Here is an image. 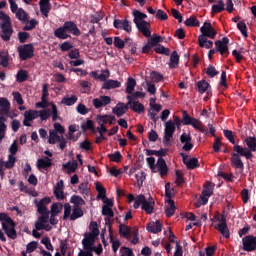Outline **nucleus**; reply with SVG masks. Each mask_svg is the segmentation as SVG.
<instances>
[{"mask_svg":"<svg viewBox=\"0 0 256 256\" xmlns=\"http://www.w3.org/2000/svg\"><path fill=\"white\" fill-rule=\"evenodd\" d=\"M191 133L184 132L180 136V143H182V149L183 151H191L193 149V143L191 142Z\"/></svg>","mask_w":256,"mask_h":256,"instance_id":"obj_15","label":"nucleus"},{"mask_svg":"<svg viewBox=\"0 0 256 256\" xmlns=\"http://www.w3.org/2000/svg\"><path fill=\"white\" fill-rule=\"evenodd\" d=\"M38 118H39V111L27 110L24 113L23 125H25V127H31V121H35V119H38Z\"/></svg>","mask_w":256,"mask_h":256,"instance_id":"obj_16","label":"nucleus"},{"mask_svg":"<svg viewBox=\"0 0 256 256\" xmlns=\"http://www.w3.org/2000/svg\"><path fill=\"white\" fill-rule=\"evenodd\" d=\"M224 136L232 143V145H235V136L233 135V131L231 130H224L223 131Z\"/></svg>","mask_w":256,"mask_h":256,"instance_id":"obj_62","label":"nucleus"},{"mask_svg":"<svg viewBox=\"0 0 256 256\" xmlns=\"http://www.w3.org/2000/svg\"><path fill=\"white\" fill-rule=\"evenodd\" d=\"M67 33V29L63 25L62 27L55 30L54 35L55 37H58V39H67L69 37V34Z\"/></svg>","mask_w":256,"mask_h":256,"instance_id":"obj_39","label":"nucleus"},{"mask_svg":"<svg viewBox=\"0 0 256 256\" xmlns=\"http://www.w3.org/2000/svg\"><path fill=\"white\" fill-rule=\"evenodd\" d=\"M237 29H239L240 33H242L244 37H247V25L245 22H238Z\"/></svg>","mask_w":256,"mask_h":256,"instance_id":"obj_63","label":"nucleus"},{"mask_svg":"<svg viewBox=\"0 0 256 256\" xmlns=\"http://www.w3.org/2000/svg\"><path fill=\"white\" fill-rule=\"evenodd\" d=\"M128 105L130 109H133L135 113H143L145 107L138 101L133 100V96H127Z\"/></svg>","mask_w":256,"mask_h":256,"instance_id":"obj_22","label":"nucleus"},{"mask_svg":"<svg viewBox=\"0 0 256 256\" xmlns=\"http://www.w3.org/2000/svg\"><path fill=\"white\" fill-rule=\"evenodd\" d=\"M9 153L10 155L14 156L17 155V152L19 151V145L17 144V140H14L13 143L9 147Z\"/></svg>","mask_w":256,"mask_h":256,"instance_id":"obj_61","label":"nucleus"},{"mask_svg":"<svg viewBox=\"0 0 256 256\" xmlns=\"http://www.w3.org/2000/svg\"><path fill=\"white\" fill-rule=\"evenodd\" d=\"M113 25L116 29H123L126 33H131V24L127 20H114Z\"/></svg>","mask_w":256,"mask_h":256,"instance_id":"obj_24","label":"nucleus"},{"mask_svg":"<svg viewBox=\"0 0 256 256\" xmlns=\"http://www.w3.org/2000/svg\"><path fill=\"white\" fill-rule=\"evenodd\" d=\"M11 108V103L6 98H0V109L5 113H8L9 109Z\"/></svg>","mask_w":256,"mask_h":256,"instance_id":"obj_50","label":"nucleus"},{"mask_svg":"<svg viewBox=\"0 0 256 256\" xmlns=\"http://www.w3.org/2000/svg\"><path fill=\"white\" fill-rule=\"evenodd\" d=\"M0 223L3 231L10 239H17V232L15 231V222L11 217L5 213H0Z\"/></svg>","mask_w":256,"mask_h":256,"instance_id":"obj_3","label":"nucleus"},{"mask_svg":"<svg viewBox=\"0 0 256 256\" xmlns=\"http://www.w3.org/2000/svg\"><path fill=\"white\" fill-rule=\"evenodd\" d=\"M194 129H197L198 131H201V133H207V130L203 128V124L198 119H192V122L190 123Z\"/></svg>","mask_w":256,"mask_h":256,"instance_id":"obj_49","label":"nucleus"},{"mask_svg":"<svg viewBox=\"0 0 256 256\" xmlns=\"http://www.w3.org/2000/svg\"><path fill=\"white\" fill-rule=\"evenodd\" d=\"M1 27V38L3 41H10L11 36L13 35V27L11 26V18L6 14L2 18Z\"/></svg>","mask_w":256,"mask_h":256,"instance_id":"obj_6","label":"nucleus"},{"mask_svg":"<svg viewBox=\"0 0 256 256\" xmlns=\"http://www.w3.org/2000/svg\"><path fill=\"white\" fill-rule=\"evenodd\" d=\"M96 123H98V125H105L107 123L113 125V123H115V116L98 114L96 115Z\"/></svg>","mask_w":256,"mask_h":256,"instance_id":"obj_21","label":"nucleus"},{"mask_svg":"<svg viewBox=\"0 0 256 256\" xmlns=\"http://www.w3.org/2000/svg\"><path fill=\"white\" fill-rule=\"evenodd\" d=\"M184 23L187 27H199V21L195 16H191L190 18L186 19Z\"/></svg>","mask_w":256,"mask_h":256,"instance_id":"obj_52","label":"nucleus"},{"mask_svg":"<svg viewBox=\"0 0 256 256\" xmlns=\"http://www.w3.org/2000/svg\"><path fill=\"white\" fill-rule=\"evenodd\" d=\"M93 105L96 109H101L111 103V97L109 96H100L99 98L93 99Z\"/></svg>","mask_w":256,"mask_h":256,"instance_id":"obj_20","label":"nucleus"},{"mask_svg":"<svg viewBox=\"0 0 256 256\" xmlns=\"http://www.w3.org/2000/svg\"><path fill=\"white\" fill-rule=\"evenodd\" d=\"M133 17H134V23H135L138 31H140V33H142V35H144V37H150L151 36V24L149 22L145 21L147 14L142 13L139 10H135L133 12Z\"/></svg>","mask_w":256,"mask_h":256,"instance_id":"obj_2","label":"nucleus"},{"mask_svg":"<svg viewBox=\"0 0 256 256\" xmlns=\"http://www.w3.org/2000/svg\"><path fill=\"white\" fill-rule=\"evenodd\" d=\"M197 87L199 93H205L209 89V83L207 81H199Z\"/></svg>","mask_w":256,"mask_h":256,"instance_id":"obj_56","label":"nucleus"},{"mask_svg":"<svg viewBox=\"0 0 256 256\" xmlns=\"http://www.w3.org/2000/svg\"><path fill=\"white\" fill-rule=\"evenodd\" d=\"M201 35L199 37H208L209 39H215L217 36V31L209 22H204L203 26L200 28Z\"/></svg>","mask_w":256,"mask_h":256,"instance_id":"obj_11","label":"nucleus"},{"mask_svg":"<svg viewBox=\"0 0 256 256\" xmlns=\"http://www.w3.org/2000/svg\"><path fill=\"white\" fill-rule=\"evenodd\" d=\"M145 172L143 171H137L135 173V179H136V187L141 189L143 187V182L145 181Z\"/></svg>","mask_w":256,"mask_h":256,"instance_id":"obj_36","label":"nucleus"},{"mask_svg":"<svg viewBox=\"0 0 256 256\" xmlns=\"http://www.w3.org/2000/svg\"><path fill=\"white\" fill-rule=\"evenodd\" d=\"M54 195L56 199H63V181L57 182L56 186L54 187Z\"/></svg>","mask_w":256,"mask_h":256,"instance_id":"obj_37","label":"nucleus"},{"mask_svg":"<svg viewBox=\"0 0 256 256\" xmlns=\"http://www.w3.org/2000/svg\"><path fill=\"white\" fill-rule=\"evenodd\" d=\"M51 165H52V161L48 157L40 158L36 162L37 169H47L48 167H51Z\"/></svg>","mask_w":256,"mask_h":256,"instance_id":"obj_31","label":"nucleus"},{"mask_svg":"<svg viewBox=\"0 0 256 256\" xmlns=\"http://www.w3.org/2000/svg\"><path fill=\"white\" fill-rule=\"evenodd\" d=\"M146 162L153 171V173H160V175L163 177V175H167V163L165 162V159L159 158L157 160V163L155 164V157H148L146 159Z\"/></svg>","mask_w":256,"mask_h":256,"instance_id":"obj_5","label":"nucleus"},{"mask_svg":"<svg viewBox=\"0 0 256 256\" xmlns=\"http://www.w3.org/2000/svg\"><path fill=\"white\" fill-rule=\"evenodd\" d=\"M243 143H245L246 147H243L239 144H235L233 147V151L235 153H238V155H241L242 157H245V159H251L253 157V153L256 151V138L255 136H247L243 139Z\"/></svg>","mask_w":256,"mask_h":256,"instance_id":"obj_1","label":"nucleus"},{"mask_svg":"<svg viewBox=\"0 0 256 256\" xmlns=\"http://www.w3.org/2000/svg\"><path fill=\"white\" fill-rule=\"evenodd\" d=\"M64 29H66L68 33H72V35H81V31H79V28H77V25L73 22H65Z\"/></svg>","mask_w":256,"mask_h":256,"instance_id":"obj_29","label":"nucleus"},{"mask_svg":"<svg viewBox=\"0 0 256 256\" xmlns=\"http://www.w3.org/2000/svg\"><path fill=\"white\" fill-rule=\"evenodd\" d=\"M63 169H68V173H75L77 171V161H70L63 164Z\"/></svg>","mask_w":256,"mask_h":256,"instance_id":"obj_48","label":"nucleus"},{"mask_svg":"<svg viewBox=\"0 0 256 256\" xmlns=\"http://www.w3.org/2000/svg\"><path fill=\"white\" fill-rule=\"evenodd\" d=\"M150 42V45L153 47H157L159 45L158 43H163V38L159 35H154L148 40Z\"/></svg>","mask_w":256,"mask_h":256,"instance_id":"obj_55","label":"nucleus"},{"mask_svg":"<svg viewBox=\"0 0 256 256\" xmlns=\"http://www.w3.org/2000/svg\"><path fill=\"white\" fill-rule=\"evenodd\" d=\"M88 235L92 237H97L99 235V228L97 226V222L90 223V233Z\"/></svg>","mask_w":256,"mask_h":256,"instance_id":"obj_54","label":"nucleus"},{"mask_svg":"<svg viewBox=\"0 0 256 256\" xmlns=\"http://www.w3.org/2000/svg\"><path fill=\"white\" fill-rule=\"evenodd\" d=\"M135 229L129 228V226H125L123 224L119 225V232L122 237H125V239H129L134 233Z\"/></svg>","mask_w":256,"mask_h":256,"instance_id":"obj_30","label":"nucleus"},{"mask_svg":"<svg viewBox=\"0 0 256 256\" xmlns=\"http://www.w3.org/2000/svg\"><path fill=\"white\" fill-rule=\"evenodd\" d=\"M61 211H63V204L54 203L51 206V215H52V217H57V215H59V213H61Z\"/></svg>","mask_w":256,"mask_h":256,"instance_id":"obj_45","label":"nucleus"},{"mask_svg":"<svg viewBox=\"0 0 256 256\" xmlns=\"http://www.w3.org/2000/svg\"><path fill=\"white\" fill-rule=\"evenodd\" d=\"M183 163L186 165L187 169H195L199 165V160L197 158H191L185 154H181Z\"/></svg>","mask_w":256,"mask_h":256,"instance_id":"obj_23","label":"nucleus"},{"mask_svg":"<svg viewBox=\"0 0 256 256\" xmlns=\"http://www.w3.org/2000/svg\"><path fill=\"white\" fill-rule=\"evenodd\" d=\"M242 245L244 251H256V237L255 236H245L242 238Z\"/></svg>","mask_w":256,"mask_h":256,"instance_id":"obj_12","label":"nucleus"},{"mask_svg":"<svg viewBox=\"0 0 256 256\" xmlns=\"http://www.w3.org/2000/svg\"><path fill=\"white\" fill-rule=\"evenodd\" d=\"M213 223L215 224V229H217L223 237L226 239H229V228H227V219H225V216H216L213 219H211Z\"/></svg>","mask_w":256,"mask_h":256,"instance_id":"obj_7","label":"nucleus"},{"mask_svg":"<svg viewBox=\"0 0 256 256\" xmlns=\"http://www.w3.org/2000/svg\"><path fill=\"white\" fill-rule=\"evenodd\" d=\"M62 136H59V134H57V132L53 131V130H50L49 131V137H48V143L50 145H55V143H58L59 139L61 138Z\"/></svg>","mask_w":256,"mask_h":256,"instance_id":"obj_44","label":"nucleus"},{"mask_svg":"<svg viewBox=\"0 0 256 256\" xmlns=\"http://www.w3.org/2000/svg\"><path fill=\"white\" fill-rule=\"evenodd\" d=\"M179 124V119H176V122L168 121L165 123V132H164V145H169V141L173 138V133H175V126Z\"/></svg>","mask_w":256,"mask_h":256,"instance_id":"obj_9","label":"nucleus"},{"mask_svg":"<svg viewBox=\"0 0 256 256\" xmlns=\"http://www.w3.org/2000/svg\"><path fill=\"white\" fill-rule=\"evenodd\" d=\"M16 17L19 19V21H27V12L23 10V8H19V6H16V9H10Z\"/></svg>","mask_w":256,"mask_h":256,"instance_id":"obj_33","label":"nucleus"},{"mask_svg":"<svg viewBox=\"0 0 256 256\" xmlns=\"http://www.w3.org/2000/svg\"><path fill=\"white\" fill-rule=\"evenodd\" d=\"M137 85V82L133 78H128L127 83H126V93L131 95L133 91H135V87Z\"/></svg>","mask_w":256,"mask_h":256,"instance_id":"obj_43","label":"nucleus"},{"mask_svg":"<svg viewBox=\"0 0 256 256\" xmlns=\"http://www.w3.org/2000/svg\"><path fill=\"white\" fill-rule=\"evenodd\" d=\"M40 11L44 17H49V12L51 11V3L49 0H40Z\"/></svg>","mask_w":256,"mask_h":256,"instance_id":"obj_27","label":"nucleus"},{"mask_svg":"<svg viewBox=\"0 0 256 256\" xmlns=\"http://www.w3.org/2000/svg\"><path fill=\"white\" fill-rule=\"evenodd\" d=\"M154 51L156 53H160L161 55H169L170 51L169 48H165V46L158 44L154 47Z\"/></svg>","mask_w":256,"mask_h":256,"instance_id":"obj_58","label":"nucleus"},{"mask_svg":"<svg viewBox=\"0 0 256 256\" xmlns=\"http://www.w3.org/2000/svg\"><path fill=\"white\" fill-rule=\"evenodd\" d=\"M179 65V54L176 51L172 52L170 56L169 67L170 69H175Z\"/></svg>","mask_w":256,"mask_h":256,"instance_id":"obj_38","label":"nucleus"},{"mask_svg":"<svg viewBox=\"0 0 256 256\" xmlns=\"http://www.w3.org/2000/svg\"><path fill=\"white\" fill-rule=\"evenodd\" d=\"M49 203H51V198L49 197L42 198L40 201H35V205L40 215H49V209H47Z\"/></svg>","mask_w":256,"mask_h":256,"instance_id":"obj_14","label":"nucleus"},{"mask_svg":"<svg viewBox=\"0 0 256 256\" xmlns=\"http://www.w3.org/2000/svg\"><path fill=\"white\" fill-rule=\"evenodd\" d=\"M51 115H53V111L49 108H43L42 110L38 111V117L41 121H47Z\"/></svg>","mask_w":256,"mask_h":256,"instance_id":"obj_35","label":"nucleus"},{"mask_svg":"<svg viewBox=\"0 0 256 256\" xmlns=\"http://www.w3.org/2000/svg\"><path fill=\"white\" fill-rule=\"evenodd\" d=\"M198 43L200 47H203L204 49H211V47H213V41L207 39L205 36H199Z\"/></svg>","mask_w":256,"mask_h":256,"instance_id":"obj_34","label":"nucleus"},{"mask_svg":"<svg viewBox=\"0 0 256 256\" xmlns=\"http://www.w3.org/2000/svg\"><path fill=\"white\" fill-rule=\"evenodd\" d=\"M79 217H83V210L79 206H74L72 214L70 215V220L75 221L76 219H79Z\"/></svg>","mask_w":256,"mask_h":256,"instance_id":"obj_40","label":"nucleus"},{"mask_svg":"<svg viewBox=\"0 0 256 256\" xmlns=\"http://www.w3.org/2000/svg\"><path fill=\"white\" fill-rule=\"evenodd\" d=\"M95 237L89 234L85 235V238L82 240V244L84 249H88L89 251H93V247H95Z\"/></svg>","mask_w":256,"mask_h":256,"instance_id":"obj_25","label":"nucleus"},{"mask_svg":"<svg viewBox=\"0 0 256 256\" xmlns=\"http://www.w3.org/2000/svg\"><path fill=\"white\" fill-rule=\"evenodd\" d=\"M61 103L63 105H68V106L75 105V103H77V96L72 95L71 97H65L61 100Z\"/></svg>","mask_w":256,"mask_h":256,"instance_id":"obj_51","label":"nucleus"},{"mask_svg":"<svg viewBox=\"0 0 256 256\" xmlns=\"http://www.w3.org/2000/svg\"><path fill=\"white\" fill-rule=\"evenodd\" d=\"M241 157H243V156L237 152L232 154V156H231L232 167H234V169H239V171H243V169H245V164H243Z\"/></svg>","mask_w":256,"mask_h":256,"instance_id":"obj_18","label":"nucleus"},{"mask_svg":"<svg viewBox=\"0 0 256 256\" xmlns=\"http://www.w3.org/2000/svg\"><path fill=\"white\" fill-rule=\"evenodd\" d=\"M35 229L37 231H51V225H49V214H41V217L35 222Z\"/></svg>","mask_w":256,"mask_h":256,"instance_id":"obj_10","label":"nucleus"},{"mask_svg":"<svg viewBox=\"0 0 256 256\" xmlns=\"http://www.w3.org/2000/svg\"><path fill=\"white\" fill-rule=\"evenodd\" d=\"M102 87L103 89H117V87H121V82L117 80H108Z\"/></svg>","mask_w":256,"mask_h":256,"instance_id":"obj_42","label":"nucleus"},{"mask_svg":"<svg viewBox=\"0 0 256 256\" xmlns=\"http://www.w3.org/2000/svg\"><path fill=\"white\" fill-rule=\"evenodd\" d=\"M127 109H129L128 104L125 105L123 103H118L112 111L115 115H117V117H123V115L127 113Z\"/></svg>","mask_w":256,"mask_h":256,"instance_id":"obj_26","label":"nucleus"},{"mask_svg":"<svg viewBox=\"0 0 256 256\" xmlns=\"http://www.w3.org/2000/svg\"><path fill=\"white\" fill-rule=\"evenodd\" d=\"M95 188L98 192V199H105L107 191L105 190V187H103V184H101L100 182H96Z\"/></svg>","mask_w":256,"mask_h":256,"instance_id":"obj_41","label":"nucleus"},{"mask_svg":"<svg viewBox=\"0 0 256 256\" xmlns=\"http://www.w3.org/2000/svg\"><path fill=\"white\" fill-rule=\"evenodd\" d=\"M169 150L167 148H161L160 150H151V155H155L159 157V159H163L167 155Z\"/></svg>","mask_w":256,"mask_h":256,"instance_id":"obj_53","label":"nucleus"},{"mask_svg":"<svg viewBox=\"0 0 256 256\" xmlns=\"http://www.w3.org/2000/svg\"><path fill=\"white\" fill-rule=\"evenodd\" d=\"M28 77H29V74L27 73L26 70H20L17 73V81L19 83H23V81H27Z\"/></svg>","mask_w":256,"mask_h":256,"instance_id":"obj_57","label":"nucleus"},{"mask_svg":"<svg viewBox=\"0 0 256 256\" xmlns=\"http://www.w3.org/2000/svg\"><path fill=\"white\" fill-rule=\"evenodd\" d=\"M15 163H17V158L13 154H9L7 161L0 160V171H3L4 168L13 169Z\"/></svg>","mask_w":256,"mask_h":256,"instance_id":"obj_19","label":"nucleus"},{"mask_svg":"<svg viewBox=\"0 0 256 256\" xmlns=\"http://www.w3.org/2000/svg\"><path fill=\"white\" fill-rule=\"evenodd\" d=\"M213 184L211 182H207L206 185H204V190L202 192L201 201L203 205H207L209 201V197L213 195Z\"/></svg>","mask_w":256,"mask_h":256,"instance_id":"obj_17","label":"nucleus"},{"mask_svg":"<svg viewBox=\"0 0 256 256\" xmlns=\"http://www.w3.org/2000/svg\"><path fill=\"white\" fill-rule=\"evenodd\" d=\"M162 229L163 227L161 226V222H159V220L150 222L147 226V231H149V233H161Z\"/></svg>","mask_w":256,"mask_h":256,"instance_id":"obj_28","label":"nucleus"},{"mask_svg":"<svg viewBox=\"0 0 256 256\" xmlns=\"http://www.w3.org/2000/svg\"><path fill=\"white\" fill-rule=\"evenodd\" d=\"M78 191L81 195H89V184L87 182L81 183L78 187Z\"/></svg>","mask_w":256,"mask_h":256,"instance_id":"obj_59","label":"nucleus"},{"mask_svg":"<svg viewBox=\"0 0 256 256\" xmlns=\"http://www.w3.org/2000/svg\"><path fill=\"white\" fill-rule=\"evenodd\" d=\"M103 19V14L101 12H96L95 14L91 15V23H99Z\"/></svg>","mask_w":256,"mask_h":256,"instance_id":"obj_64","label":"nucleus"},{"mask_svg":"<svg viewBox=\"0 0 256 256\" xmlns=\"http://www.w3.org/2000/svg\"><path fill=\"white\" fill-rule=\"evenodd\" d=\"M218 4L212 5V13H221V11H225V2L223 0H217Z\"/></svg>","mask_w":256,"mask_h":256,"instance_id":"obj_46","label":"nucleus"},{"mask_svg":"<svg viewBox=\"0 0 256 256\" xmlns=\"http://www.w3.org/2000/svg\"><path fill=\"white\" fill-rule=\"evenodd\" d=\"M175 209V202L171 199L167 200V204L165 205L166 217H173L175 215Z\"/></svg>","mask_w":256,"mask_h":256,"instance_id":"obj_32","label":"nucleus"},{"mask_svg":"<svg viewBox=\"0 0 256 256\" xmlns=\"http://www.w3.org/2000/svg\"><path fill=\"white\" fill-rule=\"evenodd\" d=\"M141 205H142L143 211H145V213H148L149 215H151V213L155 211V201L151 197L147 200V198H145V196L143 195L137 196L134 199L133 207L134 209H139Z\"/></svg>","mask_w":256,"mask_h":256,"instance_id":"obj_4","label":"nucleus"},{"mask_svg":"<svg viewBox=\"0 0 256 256\" xmlns=\"http://www.w3.org/2000/svg\"><path fill=\"white\" fill-rule=\"evenodd\" d=\"M37 109H47L50 107L52 110V121H57L59 119V110L57 109V105L53 102H49L47 98L41 97V101L36 103Z\"/></svg>","mask_w":256,"mask_h":256,"instance_id":"obj_8","label":"nucleus"},{"mask_svg":"<svg viewBox=\"0 0 256 256\" xmlns=\"http://www.w3.org/2000/svg\"><path fill=\"white\" fill-rule=\"evenodd\" d=\"M215 45H216V50L219 51L221 55H224V53H227V51H229V46L226 44H223L221 40L216 41Z\"/></svg>","mask_w":256,"mask_h":256,"instance_id":"obj_47","label":"nucleus"},{"mask_svg":"<svg viewBox=\"0 0 256 256\" xmlns=\"http://www.w3.org/2000/svg\"><path fill=\"white\" fill-rule=\"evenodd\" d=\"M70 202L75 205V207H79V205H85V200L80 196H72Z\"/></svg>","mask_w":256,"mask_h":256,"instance_id":"obj_60","label":"nucleus"},{"mask_svg":"<svg viewBox=\"0 0 256 256\" xmlns=\"http://www.w3.org/2000/svg\"><path fill=\"white\" fill-rule=\"evenodd\" d=\"M18 53L20 59H22L23 61L31 59V57H33V46L31 44L20 46L18 48Z\"/></svg>","mask_w":256,"mask_h":256,"instance_id":"obj_13","label":"nucleus"}]
</instances>
